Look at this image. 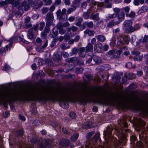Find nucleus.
Masks as SVG:
<instances>
[{"label":"nucleus","mask_w":148,"mask_h":148,"mask_svg":"<svg viewBox=\"0 0 148 148\" xmlns=\"http://www.w3.org/2000/svg\"><path fill=\"white\" fill-rule=\"evenodd\" d=\"M36 91V92L35 90L30 87L25 89L24 92L27 94L25 97V99L28 101L38 100L47 101L48 99L52 100L58 97L62 102L71 101L75 99L81 103H85L87 102V96L89 95L90 96L93 94L92 92L88 90L82 89L77 90H65L60 92L59 90L55 88H50L46 91L38 88Z\"/></svg>","instance_id":"nucleus-1"},{"label":"nucleus","mask_w":148,"mask_h":148,"mask_svg":"<svg viewBox=\"0 0 148 148\" xmlns=\"http://www.w3.org/2000/svg\"><path fill=\"white\" fill-rule=\"evenodd\" d=\"M51 25H47V24L46 23V26L45 27V29L43 31L45 33L48 34V33H49L50 31V28L49 26H51Z\"/></svg>","instance_id":"nucleus-44"},{"label":"nucleus","mask_w":148,"mask_h":148,"mask_svg":"<svg viewBox=\"0 0 148 148\" xmlns=\"http://www.w3.org/2000/svg\"><path fill=\"white\" fill-rule=\"evenodd\" d=\"M77 29L78 28L74 26H73L71 27H69L66 29L68 33H69V32L71 33V30H72L73 32H74L77 31Z\"/></svg>","instance_id":"nucleus-29"},{"label":"nucleus","mask_w":148,"mask_h":148,"mask_svg":"<svg viewBox=\"0 0 148 148\" xmlns=\"http://www.w3.org/2000/svg\"><path fill=\"white\" fill-rule=\"evenodd\" d=\"M77 6L76 5H71V7L69 8L67 10V14H69L72 12L75 11L77 9Z\"/></svg>","instance_id":"nucleus-19"},{"label":"nucleus","mask_w":148,"mask_h":148,"mask_svg":"<svg viewBox=\"0 0 148 148\" xmlns=\"http://www.w3.org/2000/svg\"><path fill=\"white\" fill-rule=\"evenodd\" d=\"M134 30L133 27L132 26V25L126 28L125 30V32L127 33H131L134 32Z\"/></svg>","instance_id":"nucleus-26"},{"label":"nucleus","mask_w":148,"mask_h":148,"mask_svg":"<svg viewBox=\"0 0 148 148\" xmlns=\"http://www.w3.org/2000/svg\"><path fill=\"white\" fill-rule=\"evenodd\" d=\"M87 2L84 1L82 3L81 5V8L82 9H85L87 5Z\"/></svg>","instance_id":"nucleus-43"},{"label":"nucleus","mask_w":148,"mask_h":148,"mask_svg":"<svg viewBox=\"0 0 148 148\" xmlns=\"http://www.w3.org/2000/svg\"><path fill=\"white\" fill-rule=\"evenodd\" d=\"M39 27V25L38 24H36L35 25H34L31 28L29 29L28 31H29L33 34L35 35L36 32H38V29ZM36 34H38V33H37Z\"/></svg>","instance_id":"nucleus-14"},{"label":"nucleus","mask_w":148,"mask_h":148,"mask_svg":"<svg viewBox=\"0 0 148 148\" xmlns=\"http://www.w3.org/2000/svg\"><path fill=\"white\" fill-rule=\"evenodd\" d=\"M38 146L40 148H46V147H50L51 145L49 141L45 140H42L40 143H39Z\"/></svg>","instance_id":"nucleus-8"},{"label":"nucleus","mask_w":148,"mask_h":148,"mask_svg":"<svg viewBox=\"0 0 148 148\" xmlns=\"http://www.w3.org/2000/svg\"><path fill=\"white\" fill-rule=\"evenodd\" d=\"M85 24L87 27L89 28H92L94 25L93 23L91 21L85 22Z\"/></svg>","instance_id":"nucleus-38"},{"label":"nucleus","mask_w":148,"mask_h":148,"mask_svg":"<svg viewBox=\"0 0 148 148\" xmlns=\"http://www.w3.org/2000/svg\"><path fill=\"white\" fill-rule=\"evenodd\" d=\"M30 18L29 16H28L25 19V23H28L30 22Z\"/></svg>","instance_id":"nucleus-64"},{"label":"nucleus","mask_w":148,"mask_h":148,"mask_svg":"<svg viewBox=\"0 0 148 148\" xmlns=\"http://www.w3.org/2000/svg\"><path fill=\"white\" fill-rule=\"evenodd\" d=\"M99 101L102 103L111 105L113 101V94L108 91L105 90L100 93Z\"/></svg>","instance_id":"nucleus-4"},{"label":"nucleus","mask_w":148,"mask_h":148,"mask_svg":"<svg viewBox=\"0 0 148 148\" xmlns=\"http://www.w3.org/2000/svg\"><path fill=\"white\" fill-rule=\"evenodd\" d=\"M66 44L62 43L60 45V47L62 50H64L67 48L66 47Z\"/></svg>","instance_id":"nucleus-61"},{"label":"nucleus","mask_w":148,"mask_h":148,"mask_svg":"<svg viewBox=\"0 0 148 148\" xmlns=\"http://www.w3.org/2000/svg\"><path fill=\"white\" fill-rule=\"evenodd\" d=\"M18 38H19V39L21 41H22L24 43L28 44L29 43V42L28 41L25 40L23 38L21 37L20 36H19Z\"/></svg>","instance_id":"nucleus-54"},{"label":"nucleus","mask_w":148,"mask_h":148,"mask_svg":"<svg viewBox=\"0 0 148 148\" xmlns=\"http://www.w3.org/2000/svg\"><path fill=\"white\" fill-rule=\"evenodd\" d=\"M123 25L125 27L127 28L132 25V22L131 20H126L124 22Z\"/></svg>","instance_id":"nucleus-23"},{"label":"nucleus","mask_w":148,"mask_h":148,"mask_svg":"<svg viewBox=\"0 0 148 148\" xmlns=\"http://www.w3.org/2000/svg\"><path fill=\"white\" fill-rule=\"evenodd\" d=\"M126 16L131 18H134L135 16V14L134 12L132 11L130 14L126 13Z\"/></svg>","instance_id":"nucleus-45"},{"label":"nucleus","mask_w":148,"mask_h":148,"mask_svg":"<svg viewBox=\"0 0 148 148\" xmlns=\"http://www.w3.org/2000/svg\"><path fill=\"white\" fill-rule=\"evenodd\" d=\"M130 10V8L129 7L127 6L124 8L123 9L124 11L126 13H128Z\"/></svg>","instance_id":"nucleus-63"},{"label":"nucleus","mask_w":148,"mask_h":148,"mask_svg":"<svg viewBox=\"0 0 148 148\" xmlns=\"http://www.w3.org/2000/svg\"><path fill=\"white\" fill-rule=\"evenodd\" d=\"M61 54L65 58H68L69 56V54L67 53L64 51Z\"/></svg>","instance_id":"nucleus-59"},{"label":"nucleus","mask_w":148,"mask_h":148,"mask_svg":"<svg viewBox=\"0 0 148 148\" xmlns=\"http://www.w3.org/2000/svg\"><path fill=\"white\" fill-rule=\"evenodd\" d=\"M125 14L124 12H121L120 13L118 14L117 15V17L118 19V22H119V24L122 21L124 18Z\"/></svg>","instance_id":"nucleus-17"},{"label":"nucleus","mask_w":148,"mask_h":148,"mask_svg":"<svg viewBox=\"0 0 148 148\" xmlns=\"http://www.w3.org/2000/svg\"><path fill=\"white\" fill-rule=\"evenodd\" d=\"M86 48V52H90L93 50V46L90 43L88 44Z\"/></svg>","instance_id":"nucleus-30"},{"label":"nucleus","mask_w":148,"mask_h":148,"mask_svg":"<svg viewBox=\"0 0 148 148\" xmlns=\"http://www.w3.org/2000/svg\"><path fill=\"white\" fill-rule=\"evenodd\" d=\"M27 36L29 39L32 40L34 38L35 35L28 31Z\"/></svg>","instance_id":"nucleus-37"},{"label":"nucleus","mask_w":148,"mask_h":148,"mask_svg":"<svg viewBox=\"0 0 148 148\" xmlns=\"http://www.w3.org/2000/svg\"><path fill=\"white\" fill-rule=\"evenodd\" d=\"M119 24V22L117 21H115L114 20H112L108 23L107 27L109 28H111L114 25H118Z\"/></svg>","instance_id":"nucleus-16"},{"label":"nucleus","mask_w":148,"mask_h":148,"mask_svg":"<svg viewBox=\"0 0 148 148\" xmlns=\"http://www.w3.org/2000/svg\"><path fill=\"white\" fill-rule=\"evenodd\" d=\"M21 6L22 7H24V9L25 11H27L30 8V5L27 4L26 1H24L22 2Z\"/></svg>","instance_id":"nucleus-21"},{"label":"nucleus","mask_w":148,"mask_h":148,"mask_svg":"<svg viewBox=\"0 0 148 148\" xmlns=\"http://www.w3.org/2000/svg\"><path fill=\"white\" fill-rule=\"evenodd\" d=\"M105 6V4L104 2H98L97 3V7H102Z\"/></svg>","instance_id":"nucleus-52"},{"label":"nucleus","mask_w":148,"mask_h":148,"mask_svg":"<svg viewBox=\"0 0 148 148\" xmlns=\"http://www.w3.org/2000/svg\"><path fill=\"white\" fill-rule=\"evenodd\" d=\"M54 20L53 13L52 12H49L46 16L45 21L46 24L47 25H51Z\"/></svg>","instance_id":"nucleus-7"},{"label":"nucleus","mask_w":148,"mask_h":148,"mask_svg":"<svg viewBox=\"0 0 148 148\" xmlns=\"http://www.w3.org/2000/svg\"><path fill=\"white\" fill-rule=\"evenodd\" d=\"M120 78V77L119 75L117 73H116L114 74V75L113 77V80L116 83H117L118 82H119Z\"/></svg>","instance_id":"nucleus-25"},{"label":"nucleus","mask_w":148,"mask_h":148,"mask_svg":"<svg viewBox=\"0 0 148 148\" xmlns=\"http://www.w3.org/2000/svg\"><path fill=\"white\" fill-rule=\"evenodd\" d=\"M78 51L79 50L77 48L74 47L72 49L71 55H73L74 54H76L78 53Z\"/></svg>","instance_id":"nucleus-41"},{"label":"nucleus","mask_w":148,"mask_h":148,"mask_svg":"<svg viewBox=\"0 0 148 148\" xmlns=\"http://www.w3.org/2000/svg\"><path fill=\"white\" fill-rule=\"evenodd\" d=\"M96 38L98 41L101 42H104L106 40L105 37L102 35H98L96 36Z\"/></svg>","instance_id":"nucleus-24"},{"label":"nucleus","mask_w":148,"mask_h":148,"mask_svg":"<svg viewBox=\"0 0 148 148\" xmlns=\"http://www.w3.org/2000/svg\"><path fill=\"white\" fill-rule=\"evenodd\" d=\"M133 27L134 29V31H135L138 29H140V27L139 24H136L134 25Z\"/></svg>","instance_id":"nucleus-58"},{"label":"nucleus","mask_w":148,"mask_h":148,"mask_svg":"<svg viewBox=\"0 0 148 148\" xmlns=\"http://www.w3.org/2000/svg\"><path fill=\"white\" fill-rule=\"evenodd\" d=\"M16 136H22L23 135V132L22 130H20L16 131Z\"/></svg>","instance_id":"nucleus-47"},{"label":"nucleus","mask_w":148,"mask_h":148,"mask_svg":"<svg viewBox=\"0 0 148 148\" xmlns=\"http://www.w3.org/2000/svg\"><path fill=\"white\" fill-rule=\"evenodd\" d=\"M48 42V40H46L41 47L40 48H38L37 49V51L40 52H42L43 51V49L45 48L47 46Z\"/></svg>","instance_id":"nucleus-27"},{"label":"nucleus","mask_w":148,"mask_h":148,"mask_svg":"<svg viewBox=\"0 0 148 148\" xmlns=\"http://www.w3.org/2000/svg\"><path fill=\"white\" fill-rule=\"evenodd\" d=\"M70 116L73 119H75L76 117V115L74 112H71L69 114Z\"/></svg>","instance_id":"nucleus-51"},{"label":"nucleus","mask_w":148,"mask_h":148,"mask_svg":"<svg viewBox=\"0 0 148 148\" xmlns=\"http://www.w3.org/2000/svg\"><path fill=\"white\" fill-rule=\"evenodd\" d=\"M49 10V8L47 7L43 8L41 9L43 14H46Z\"/></svg>","instance_id":"nucleus-55"},{"label":"nucleus","mask_w":148,"mask_h":148,"mask_svg":"<svg viewBox=\"0 0 148 148\" xmlns=\"http://www.w3.org/2000/svg\"><path fill=\"white\" fill-rule=\"evenodd\" d=\"M131 54L135 56H138L139 55L140 53L138 51H133L131 52Z\"/></svg>","instance_id":"nucleus-62"},{"label":"nucleus","mask_w":148,"mask_h":148,"mask_svg":"<svg viewBox=\"0 0 148 148\" xmlns=\"http://www.w3.org/2000/svg\"><path fill=\"white\" fill-rule=\"evenodd\" d=\"M93 60L96 64H100L102 62L101 59L99 57L96 56H93Z\"/></svg>","instance_id":"nucleus-22"},{"label":"nucleus","mask_w":148,"mask_h":148,"mask_svg":"<svg viewBox=\"0 0 148 148\" xmlns=\"http://www.w3.org/2000/svg\"><path fill=\"white\" fill-rule=\"evenodd\" d=\"M124 38L123 36H120L117 39L116 45L117 46H122L124 45Z\"/></svg>","instance_id":"nucleus-11"},{"label":"nucleus","mask_w":148,"mask_h":148,"mask_svg":"<svg viewBox=\"0 0 148 148\" xmlns=\"http://www.w3.org/2000/svg\"><path fill=\"white\" fill-rule=\"evenodd\" d=\"M79 134L77 133L74 134L73 136H72L71 138V139L72 141L75 142L78 138Z\"/></svg>","instance_id":"nucleus-40"},{"label":"nucleus","mask_w":148,"mask_h":148,"mask_svg":"<svg viewBox=\"0 0 148 148\" xmlns=\"http://www.w3.org/2000/svg\"><path fill=\"white\" fill-rule=\"evenodd\" d=\"M66 9L63 8L62 11L60 9L57 10L56 12L58 18L60 20H65L67 18L66 15Z\"/></svg>","instance_id":"nucleus-6"},{"label":"nucleus","mask_w":148,"mask_h":148,"mask_svg":"<svg viewBox=\"0 0 148 148\" xmlns=\"http://www.w3.org/2000/svg\"><path fill=\"white\" fill-rule=\"evenodd\" d=\"M12 45V43L10 42V44L6 46L5 47H2L0 49V54L2 55H5V52L8 51V48H11Z\"/></svg>","instance_id":"nucleus-10"},{"label":"nucleus","mask_w":148,"mask_h":148,"mask_svg":"<svg viewBox=\"0 0 148 148\" xmlns=\"http://www.w3.org/2000/svg\"><path fill=\"white\" fill-rule=\"evenodd\" d=\"M59 143L62 146H69L71 144V142L68 139H63L60 140Z\"/></svg>","instance_id":"nucleus-12"},{"label":"nucleus","mask_w":148,"mask_h":148,"mask_svg":"<svg viewBox=\"0 0 148 148\" xmlns=\"http://www.w3.org/2000/svg\"><path fill=\"white\" fill-rule=\"evenodd\" d=\"M87 78L88 81H90L92 80L93 79V76L91 75H85L83 77V79H84V82L85 83H86V81L84 79V77Z\"/></svg>","instance_id":"nucleus-33"},{"label":"nucleus","mask_w":148,"mask_h":148,"mask_svg":"<svg viewBox=\"0 0 148 148\" xmlns=\"http://www.w3.org/2000/svg\"><path fill=\"white\" fill-rule=\"evenodd\" d=\"M122 49L118 50L117 51H116L115 53V55H114L113 57V58H119L121 53H122Z\"/></svg>","instance_id":"nucleus-31"},{"label":"nucleus","mask_w":148,"mask_h":148,"mask_svg":"<svg viewBox=\"0 0 148 148\" xmlns=\"http://www.w3.org/2000/svg\"><path fill=\"white\" fill-rule=\"evenodd\" d=\"M95 133V132L92 131L88 133L86 135L87 140L85 143V148H90L93 145H95L99 140H101L100 139V133L99 132L97 133L91 139H90L91 137Z\"/></svg>","instance_id":"nucleus-2"},{"label":"nucleus","mask_w":148,"mask_h":148,"mask_svg":"<svg viewBox=\"0 0 148 148\" xmlns=\"http://www.w3.org/2000/svg\"><path fill=\"white\" fill-rule=\"evenodd\" d=\"M117 14H110L108 17H107V19H112L115 18L117 16Z\"/></svg>","instance_id":"nucleus-46"},{"label":"nucleus","mask_w":148,"mask_h":148,"mask_svg":"<svg viewBox=\"0 0 148 148\" xmlns=\"http://www.w3.org/2000/svg\"><path fill=\"white\" fill-rule=\"evenodd\" d=\"M136 146L139 147H143V144L141 141H137L136 143Z\"/></svg>","instance_id":"nucleus-57"},{"label":"nucleus","mask_w":148,"mask_h":148,"mask_svg":"<svg viewBox=\"0 0 148 148\" xmlns=\"http://www.w3.org/2000/svg\"><path fill=\"white\" fill-rule=\"evenodd\" d=\"M52 38H55L58 35V32L56 31L55 29H53L52 30Z\"/></svg>","instance_id":"nucleus-42"},{"label":"nucleus","mask_w":148,"mask_h":148,"mask_svg":"<svg viewBox=\"0 0 148 148\" xmlns=\"http://www.w3.org/2000/svg\"><path fill=\"white\" fill-rule=\"evenodd\" d=\"M113 129L108 126L106 130L104 131V137L105 139L108 138V140H107L106 146L108 147H110L111 146L113 145L114 144L113 142V139H112L111 132Z\"/></svg>","instance_id":"nucleus-5"},{"label":"nucleus","mask_w":148,"mask_h":148,"mask_svg":"<svg viewBox=\"0 0 148 148\" xmlns=\"http://www.w3.org/2000/svg\"><path fill=\"white\" fill-rule=\"evenodd\" d=\"M20 3V0H16L14 3V4H13L14 7H16L19 5Z\"/></svg>","instance_id":"nucleus-56"},{"label":"nucleus","mask_w":148,"mask_h":148,"mask_svg":"<svg viewBox=\"0 0 148 148\" xmlns=\"http://www.w3.org/2000/svg\"><path fill=\"white\" fill-rule=\"evenodd\" d=\"M148 42V36L145 35L143 39V40L142 41V42L145 43H146Z\"/></svg>","instance_id":"nucleus-50"},{"label":"nucleus","mask_w":148,"mask_h":148,"mask_svg":"<svg viewBox=\"0 0 148 148\" xmlns=\"http://www.w3.org/2000/svg\"><path fill=\"white\" fill-rule=\"evenodd\" d=\"M40 27H39V30L42 31L43 29L44 26L45 25V23L44 22H41L40 23Z\"/></svg>","instance_id":"nucleus-53"},{"label":"nucleus","mask_w":148,"mask_h":148,"mask_svg":"<svg viewBox=\"0 0 148 148\" xmlns=\"http://www.w3.org/2000/svg\"><path fill=\"white\" fill-rule=\"evenodd\" d=\"M31 108H32V110H31L32 113L33 114H36L37 112V111L36 106L35 105L33 104L31 106Z\"/></svg>","instance_id":"nucleus-36"},{"label":"nucleus","mask_w":148,"mask_h":148,"mask_svg":"<svg viewBox=\"0 0 148 148\" xmlns=\"http://www.w3.org/2000/svg\"><path fill=\"white\" fill-rule=\"evenodd\" d=\"M124 38L123 42L124 44H128L130 41V38L127 36H123Z\"/></svg>","instance_id":"nucleus-32"},{"label":"nucleus","mask_w":148,"mask_h":148,"mask_svg":"<svg viewBox=\"0 0 148 148\" xmlns=\"http://www.w3.org/2000/svg\"><path fill=\"white\" fill-rule=\"evenodd\" d=\"M85 34H88L89 36H93L95 34V32L92 30H89L87 29L84 31Z\"/></svg>","instance_id":"nucleus-28"},{"label":"nucleus","mask_w":148,"mask_h":148,"mask_svg":"<svg viewBox=\"0 0 148 148\" xmlns=\"http://www.w3.org/2000/svg\"><path fill=\"white\" fill-rule=\"evenodd\" d=\"M121 124H119L120 127H119V129L117 130V131L121 137L120 138L119 140V144L121 145H123L125 144L127 140L125 134L126 129L123 130V127L124 126L125 127H127V124L126 122L122 120H121Z\"/></svg>","instance_id":"nucleus-3"},{"label":"nucleus","mask_w":148,"mask_h":148,"mask_svg":"<svg viewBox=\"0 0 148 148\" xmlns=\"http://www.w3.org/2000/svg\"><path fill=\"white\" fill-rule=\"evenodd\" d=\"M115 52L116 51L114 50H110L107 53V56L110 57L111 59L115 58H113L114 56L115 55Z\"/></svg>","instance_id":"nucleus-20"},{"label":"nucleus","mask_w":148,"mask_h":148,"mask_svg":"<svg viewBox=\"0 0 148 148\" xmlns=\"http://www.w3.org/2000/svg\"><path fill=\"white\" fill-rule=\"evenodd\" d=\"M47 34L43 31H42L41 33V36L42 39H46L47 38Z\"/></svg>","instance_id":"nucleus-49"},{"label":"nucleus","mask_w":148,"mask_h":148,"mask_svg":"<svg viewBox=\"0 0 148 148\" xmlns=\"http://www.w3.org/2000/svg\"><path fill=\"white\" fill-rule=\"evenodd\" d=\"M129 79H132L134 78L135 75L132 73H129L127 75Z\"/></svg>","instance_id":"nucleus-48"},{"label":"nucleus","mask_w":148,"mask_h":148,"mask_svg":"<svg viewBox=\"0 0 148 148\" xmlns=\"http://www.w3.org/2000/svg\"><path fill=\"white\" fill-rule=\"evenodd\" d=\"M92 125V123L90 122L88 123H86L82 125V127L83 128H84L85 129H87L91 127Z\"/></svg>","instance_id":"nucleus-35"},{"label":"nucleus","mask_w":148,"mask_h":148,"mask_svg":"<svg viewBox=\"0 0 148 148\" xmlns=\"http://www.w3.org/2000/svg\"><path fill=\"white\" fill-rule=\"evenodd\" d=\"M91 19L98 21L100 20V17L99 16V13H97L95 14L92 13L90 16Z\"/></svg>","instance_id":"nucleus-15"},{"label":"nucleus","mask_w":148,"mask_h":148,"mask_svg":"<svg viewBox=\"0 0 148 148\" xmlns=\"http://www.w3.org/2000/svg\"><path fill=\"white\" fill-rule=\"evenodd\" d=\"M112 0H104L105 7L107 8H111L112 7Z\"/></svg>","instance_id":"nucleus-18"},{"label":"nucleus","mask_w":148,"mask_h":148,"mask_svg":"<svg viewBox=\"0 0 148 148\" xmlns=\"http://www.w3.org/2000/svg\"><path fill=\"white\" fill-rule=\"evenodd\" d=\"M90 11V9H88L87 11L83 13V16L85 19H87L89 18L90 16V12L89 11Z\"/></svg>","instance_id":"nucleus-34"},{"label":"nucleus","mask_w":148,"mask_h":148,"mask_svg":"<svg viewBox=\"0 0 148 148\" xmlns=\"http://www.w3.org/2000/svg\"><path fill=\"white\" fill-rule=\"evenodd\" d=\"M135 123L136 126L139 128H140L144 126L145 125V123L139 118H136L135 119Z\"/></svg>","instance_id":"nucleus-9"},{"label":"nucleus","mask_w":148,"mask_h":148,"mask_svg":"<svg viewBox=\"0 0 148 148\" xmlns=\"http://www.w3.org/2000/svg\"><path fill=\"white\" fill-rule=\"evenodd\" d=\"M127 77L128 78L127 75L126 74H125L124 77L122 78L123 82L125 84V82L127 81Z\"/></svg>","instance_id":"nucleus-60"},{"label":"nucleus","mask_w":148,"mask_h":148,"mask_svg":"<svg viewBox=\"0 0 148 148\" xmlns=\"http://www.w3.org/2000/svg\"><path fill=\"white\" fill-rule=\"evenodd\" d=\"M83 70L84 69L82 67H77L76 69L75 73L77 74L82 73Z\"/></svg>","instance_id":"nucleus-39"},{"label":"nucleus","mask_w":148,"mask_h":148,"mask_svg":"<svg viewBox=\"0 0 148 148\" xmlns=\"http://www.w3.org/2000/svg\"><path fill=\"white\" fill-rule=\"evenodd\" d=\"M134 101L133 98L131 97H127L123 98V102L125 105L127 104H130Z\"/></svg>","instance_id":"nucleus-13"}]
</instances>
